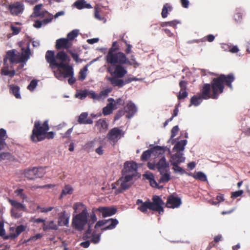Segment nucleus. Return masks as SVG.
Instances as JSON below:
<instances>
[{
  "label": "nucleus",
  "instance_id": "nucleus-40",
  "mask_svg": "<svg viewBox=\"0 0 250 250\" xmlns=\"http://www.w3.org/2000/svg\"><path fill=\"white\" fill-rule=\"evenodd\" d=\"M192 176L194 178L201 181L204 182L207 181L206 175L202 172L199 171L195 172Z\"/></svg>",
  "mask_w": 250,
  "mask_h": 250
},
{
  "label": "nucleus",
  "instance_id": "nucleus-53",
  "mask_svg": "<svg viewBox=\"0 0 250 250\" xmlns=\"http://www.w3.org/2000/svg\"><path fill=\"white\" fill-rule=\"evenodd\" d=\"M152 155L151 148L145 151L142 155V160H146Z\"/></svg>",
  "mask_w": 250,
  "mask_h": 250
},
{
  "label": "nucleus",
  "instance_id": "nucleus-52",
  "mask_svg": "<svg viewBox=\"0 0 250 250\" xmlns=\"http://www.w3.org/2000/svg\"><path fill=\"white\" fill-rule=\"evenodd\" d=\"M87 96L91 99L99 100L98 94L96 93L94 91H89L87 90Z\"/></svg>",
  "mask_w": 250,
  "mask_h": 250
},
{
  "label": "nucleus",
  "instance_id": "nucleus-64",
  "mask_svg": "<svg viewBox=\"0 0 250 250\" xmlns=\"http://www.w3.org/2000/svg\"><path fill=\"white\" fill-rule=\"evenodd\" d=\"M173 165V169L175 172H183L184 170L182 167L178 166V164H171Z\"/></svg>",
  "mask_w": 250,
  "mask_h": 250
},
{
  "label": "nucleus",
  "instance_id": "nucleus-51",
  "mask_svg": "<svg viewBox=\"0 0 250 250\" xmlns=\"http://www.w3.org/2000/svg\"><path fill=\"white\" fill-rule=\"evenodd\" d=\"M85 1L84 0H78L74 3V5L79 9L84 8Z\"/></svg>",
  "mask_w": 250,
  "mask_h": 250
},
{
  "label": "nucleus",
  "instance_id": "nucleus-28",
  "mask_svg": "<svg viewBox=\"0 0 250 250\" xmlns=\"http://www.w3.org/2000/svg\"><path fill=\"white\" fill-rule=\"evenodd\" d=\"M7 138L6 130L3 128L0 129V150H3L7 146L5 140Z\"/></svg>",
  "mask_w": 250,
  "mask_h": 250
},
{
  "label": "nucleus",
  "instance_id": "nucleus-26",
  "mask_svg": "<svg viewBox=\"0 0 250 250\" xmlns=\"http://www.w3.org/2000/svg\"><path fill=\"white\" fill-rule=\"evenodd\" d=\"M78 122L80 124H92V120L88 117V113L86 112L82 113L78 117Z\"/></svg>",
  "mask_w": 250,
  "mask_h": 250
},
{
  "label": "nucleus",
  "instance_id": "nucleus-11",
  "mask_svg": "<svg viewBox=\"0 0 250 250\" xmlns=\"http://www.w3.org/2000/svg\"><path fill=\"white\" fill-rule=\"evenodd\" d=\"M122 65L116 64L109 66L107 68V71L112 76L123 78L127 73V71Z\"/></svg>",
  "mask_w": 250,
  "mask_h": 250
},
{
  "label": "nucleus",
  "instance_id": "nucleus-60",
  "mask_svg": "<svg viewBox=\"0 0 250 250\" xmlns=\"http://www.w3.org/2000/svg\"><path fill=\"white\" fill-rule=\"evenodd\" d=\"M12 216L16 218H19L21 216V213L17 211V210L12 209L11 210Z\"/></svg>",
  "mask_w": 250,
  "mask_h": 250
},
{
  "label": "nucleus",
  "instance_id": "nucleus-10",
  "mask_svg": "<svg viewBox=\"0 0 250 250\" xmlns=\"http://www.w3.org/2000/svg\"><path fill=\"white\" fill-rule=\"evenodd\" d=\"M45 59L46 62L49 63V66L52 69L58 67L59 69L65 66L66 64L59 63L56 62V56H55L54 52L51 50H48L45 54Z\"/></svg>",
  "mask_w": 250,
  "mask_h": 250
},
{
  "label": "nucleus",
  "instance_id": "nucleus-50",
  "mask_svg": "<svg viewBox=\"0 0 250 250\" xmlns=\"http://www.w3.org/2000/svg\"><path fill=\"white\" fill-rule=\"evenodd\" d=\"M171 7L168 5L167 4H166L162 9V16L163 18H166L167 17L168 10H171Z\"/></svg>",
  "mask_w": 250,
  "mask_h": 250
},
{
  "label": "nucleus",
  "instance_id": "nucleus-43",
  "mask_svg": "<svg viewBox=\"0 0 250 250\" xmlns=\"http://www.w3.org/2000/svg\"><path fill=\"white\" fill-rule=\"evenodd\" d=\"M42 228L44 230H46L48 229L56 230L57 229V226L56 224H54L53 221H50L47 224L44 223V224H43Z\"/></svg>",
  "mask_w": 250,
  "mask_h": 250
},
{
  "label": "nucleus",
  "instance_id": "nucleus-12",
  "mask_svg": "<svg viewBox=\"0 0 250 250\" xmlns=\"http://www.w3.org/2000/svg\"><path fill=\"white\" fill-rule=\"evenodd\" d=\"M61 69H62L63 71L60 72L59 75L60 76L63 75L64 78H69L68 80V83L70 85L73 84L76 82V79L73 77L74 71L72 67L68 64H66L65 66Z\"/></svg>",
  "mask_w": 250,
  "mask_h": 250
},
{
  "label": "nucleus",
  "instance_id": "nucleus-20",
  "mask_svg": "<svg viewBox=\"0 0 250 250\" xmlns=\"http://www.w3.org/2000/svg\"><path fill=\"white\" fill-rule=\"evenodd\" d=\"M124 110L126 113L125 115L126 118L128 119L131 118L137 111L136 106L131 102H129L126 104L124 107Z\"/></svg>",
  "mask_w": 250,
  "mask_h": 250
},
{
  "label": "nucleus",
  "instance_id": "nucleus-1",
  "mask_svg": "<svg viewBox=\"0 0 250 250\" xmlns=\"http://www.w3.org/2000/svg\"><path fill=\"white\" fill-rule=\"evenodd\" d=\"M105 58L107 62L111 65L125 64L131 65L135 63L134 56H131L130 61L125 53L120 51V47L117 42L112 43V46L109 48Z\"/></svg>",
  "mask_w": 250,
  "mask_h": 250
},
{
  "label": "nucleus",
  "instance_id": "nucleus-59",
  "mask_svg": "<svg viewBox=\"0 0 250 250\" xmlns=\"http://www.w3.org/2000/svg\"><path fill=\"white\" fill-rule=\"evenodd\" d=\"M94 17L96 19L100 21H101L104 19L99 13L98 7H95Z\"/></svg>",
  "mask_w": 250,
  "mask_h": 250
},
{
  "label": "nucleus",
  "instance_id": "nucleus-22",
  "mask_svg": "<svg viewBox=\"0 0 250 250\" xmlns=\"http://www.w3.org/2000/svg\"><path fill=\"white\" fill-rule=\"evenodd\" d=\"M56 60L61 61L60 63L68 64L70 61V58L64 51H59L56 55Z\"/></svg>",
  "mask_w": 250,
  "mask_h": 250
},
{
  "label": "nucleus",
  "instance_id": "nucleus-31",
  "mask_svg": "<svg viewBox=\"0 0 250 250\" xmlns=\"http://www.w3.org/2000/svg\"><path fill=\"white\" fill-rule=\"evenodd\" d=\"M187 141L186 140H181L176 143L173 148L174 152H182L185 149V146L187 145Z\"/></svg>",
  "mask_w": 250,
  "mask_h": 250
},
{
  "label": "nucleus",
  "instance_id": "nucleus-27",
  "mask_svg": "<svg viewBox=\"0 0 250 250\" xmlns=\"http://www.w3.org/2000/svg\"><path fill=\"white\" fill-rule=\"evenodd\" d=\"M121 78L117 77L116 76H112L107 78L110 83L114 86H118L119 87H122L124 84L125 83Z\"/></svg>",
  "mask_w": 250,
  "mask_h": 250
},
{
  "label": "nucleus",
  "instance_id": "nucleus-63",
  "mask_svg": "<svg viewBox=\"0 0 250 250\" xmlns=\"http://www.w3.org/2000/svg\"><path fill=\"white\" fill-rule=\"evenodd\" d=\"M11 30L13 32V34L14 35L18 34L21 31V28L18 27H16L12 25L11 26Z\"/></svg>",
  "mask_w": 250,
  "mask_h": 250
},
{
  "label": "nucleus",
  "instance_id": "nucleus-33",
  "mask_svg": "<svg viewBox=\"0 0 250 250\" xmlns=\"http://www.w3.org/2000/svg\"><path fill=\"white\" fill-rule=\"evenodd\" d=\"M96 125L99 128V131L101 132H104L108 128V124L105 119H100L96 123Z\"/></svg>",
  "mask_w": 250,
  "mask_h": 250
},
{
  "label": "nucleus",
  "instance_id": "nucleus-19",
  "mask_svg": "<svg viewBox=\"0 0 250 250\" xmlns=\"http://www.w3.org/2000/svg\"><path fill=\"white\" fill-rule=\"evenodd\" d=\"M181 204V201L179 198L174 195H171L167 198L166 206L168 208H174L178 207Z\"/></svg>",
  "mask_w": 250,
  "mask_h": 250
},
{
  "label": "nucleus",
  "instance_id": "nucleus-6",
  "mask_svg": "<svg viewBox=\"0 0 250 250\" xmlns=\"http://www.w3.org/2000/svg\"><path fill=\"white\" fill-rule=\"evenodd\" d=\"M153 202L146 201L143 203L142 202V212H146L147 208L152 210L157 211L159 214L164 212L163 205L164 203L163 200L158 196H154L152 199Z\"/></svg>",
  "mask_w": 250,
  "mask_h": 250
},
{
  "label": "nucleus",
  "instance_id": "nucleus-48",
  "mask_svg": "<svg viewBox=\"0 0 250 250\" xmlns=\"http://www.w3.org/2000/svg\"><path fill=\"white\" fill-rule=\"evenodd\" d=\"M87 96V90H81L79 92L75 94L76 98H79L81 100L85 99Z\"/></svg>",
  "mask_w": 250,
  "mask_h": 250
},
{
  "label": "nucleus",
  "instance_id": "nucleus-44",
  "mask_svg": "<svg viewBox=\"0 0 250 250\" xmlns=\"http://www.w3.org/2000/svg\"><path fill=\"white\" fill-rule=\"evenodd\" d=\"M162 176L160 179V183H166L168 182L170 179V175L168 173V169L165 170L164 172L161 173Z\"/></svg>",
  "mask_w": 250,
  "mask_h": 250
},
{
  "label": "nucleus",
  "instance_id": "nucleus-17",
  "mask_svg": "<svg viewBox=\"0 0 250 250\" xmlns=\"http://www.w3.org/2000/svg\"><path fill=\"white\" fill-rule=\"evenodd\" d=\"M72 45V43L68 42V39L61 38L56 41L55 47L57 50L66 49L67 51L68 50H70V48Z\"/></svg>",
  "mask_w": 250,
  "mask_h": 250
},
{
  "label": "nucleus",
  "instance_id": "nucleus-39",
  "mask_svg": "<svg viewBox=\"0 0 250 250\" xmlns=\"http://www.w3.org/2000/svg\"><path fill=\"white\" fill-rule=\"evenodd\" d=\"M202 97L201 96H194L190 99V104H189V106L193 105L194 106L199 105L202 101Z\"/></svg>",
  "mask_w": 250,
  "mask_h": 250
},
{
  "label": "nucleus",
  "instance_id": "nucleus-46",
  "mask_svg": "<svg viewBox=\"0 0 250 250\" xmlns=\"http://www.w3.org/2000/svg\"><path fill=\"white\" fill-rule=\"evenodd\" d=\"M79 34V31L78 30H73L67 35L66 39H68V42L73 40Z\"/></svg>",
  "mask_w": 250,
  "mask_h": 250
},
{
  "label": "nucleus",
  "instance_id": "nucleus-45",
  "mask_svg": "<svg viewBox=\"0 0 250 250\" xmlns=\"http://www.w3.org/2000/svg\"><path fill=\"white\" fill-rule=\"evenodd\" d=\"M87 65H85L83 69L81 70L79 72V80L83 81L85 79L86 77V72L87 71Z\"/></svg>",
  "mask_w": 250,
  "mask_h": 250
},
{
  "label": "nucleus",
  "instance_id": "nucleus-2",
  "mask_svg": "<svg viewBox=\"0 0 250 250\" xmlns=\"http://www.w3.org/2000/svg\"><path fill=\"white\" fill-rule=\"evenodd\" d=\"M49 129L48 120H45L43 123L36 121L30 137V140L34 143H37L45 139H53L55 134L53 131L48 132Z\"/></svg>",
  "mask_w": 250,
  "mask_h": 250
},
{
  "label": "nucleus",
  "instance_id": "nucleus-32",
  "mask_svg": "<svg viewBox=\"0 0 250 250\" xmlns=\"http://www.w3.org/2000/svg\"><path fill=\"white\" fill-rule=\"evenodd\" d=\"M166 147L159 146H155L151 148L152 155L154 156H158L163 154L166 151Z\"/></svg>",
  "mask_w": 250,
  "mask_h": 250
},
{
  "label": "nucleus",
  "instance_id": "nucleus-54",
  "mask_svg": "<svg viewBox=\"0 0 250 250\" xmlns=\"http://www.w3.org/2000/svg\"><path fill=\"white\" fill-rule=\"evenodd\" d=\"M37 85V81L36 80H33L31 81L27 86V89L30 91H33Z\"/></svg>",
  "mask_w": 250,
  "mask_h": 250
},
{
  "label": "nucleus",
  "instance_id": "nucleus-21",
  "mask_svg": "<svg viewBox=\"0 0 250 250\" xmlns=\"http://www.w3.org/2000/svg\"><path fill=\"white\" fill-rule=\"evenodd\" d=\"M70 214L64 210L59 214L58 224L59 226H67L69 223Z\"/></svg>",
  "mask_w": 250,
  "mask_h": 250
},
{
  "label": "nucleus",
  "instance_id": "nucleus-3",
  "mask_svg": "<svg viewBox=\"0 0 250 250\" xmlns=\"http://www.w3.org/2000/svg\"><path fill=\"white\" fill-rule=\"evenodd\" d=\"M75 213H78L73 216L72 226L77 230H83L88 223V211L86 207L81 203H76L73 206Z\"/></svg>",
  "mask_w": 250,
  "mask_h": 250
},
{
  "label": "nucleus",
  "instance_id": "nucleus-37",
  "mask_svg": "<svg viewBox=\"0 0 250 250\" xmlns=\"http://www.w3.org/2000/svg\"><path fill=\"white\" fill-rule=\"evenodd\" d=\"M26 228L22 225L17 226L16 228L15 233H11L10 237L13 238L17 237L21 232L25 231Z\"/></svg>",
  "mask_w": 250,
  "mask_h": 250
},
{
  "label": "nucleus",
  "instance_id": "nucleus-55",
  "mask_svg": "<svg viewBox=\"0 0 250 250\" xmlns=\"http://www.w3.org/2000/svg\"><path fill=\"white\" fill-rule=\"evenodd\" d=\"M125 113V112L124 109H120L118 110L115 116L114 120L116 121L119 120L121 117L124 115Z\"/></svg>",
  "mask_w": 250,
  "mask_h": 250
},
{
  "label": "nucleus",
  "instance_id": "nucleus-16",
  "mask_svg": "<svg viewBox=\"0 0 250 250\" xmlns=\"http://www.w3.org/2000/svg\"><path fill=\"white\" fill-rule=\"evenodd\" d=\"M96 210L101 213L103 217H106L115 214L117 212V208L113 207H100L96 208Z\"/></svg>",
  "mask_w": 250,
  "mask_h": 250
},
{
  "label": "nucleus",
  "instance_id": "nucleus-49",
  "mask_svg": "<svg viewBox=\"0 0 250 250\" xmlns=\"http://www.w3.org/2000/svg\"><path fill=\"white\" fill-rule=\"evenodd\" d=\"M111 90L109 89H106L104 90H102L100 92V93L98 94L99 100L101 99H104L106 97L109 93L110 92Z\"/></svg>",
  "mask_w": 250,
  "mask_h": 250
},
{
  "label": "nucleus",
  "instance_id": "nucleus-4",
  "mask_svg": "<svg viewBox=\"0 0 250 250\" xmlns=\"http://www.w3.org/2000/svg\"><path fill=\"white\" fill-rule=\"evenodd\" d=\"M234 79V76L232 74L228 75H221L218 77L214 78L210 84L212 92L211 98L217 99L219 94L223 93L224 88V83L232 89L231 83Z\"/></svg>",
  "mask_w": 250,
  "mask_h": 250
},
{
  "label": "nucleus",
  "instance_id": "nucleus-56",
  "mask_svg": "<svg viewBox=\"0 0 250 250\" xmlns=\"http://www.w3.org/2000/svg\"><path fill=\"white\" fill-rule=\"evenodd\" d=\"M67 52L71 55L72 58L76 62H79V56L78 54L74 53L71 50H68Z\"/></svg>",
  "mask_w": 250,
  "mask_h": 250
},
{
  "label": "nucleus",
  "instance_id": "nucleus-58",
  "mask_svg": "<svg viewBox=\"0 0 250 250\" xmlns=\"http://www.w3.org/2000/svg\"><path fill=\"white\" fill-rule=\"evenodd\" d=\"M42 237V235L41 233H38L36 234L34 236L30 237L29 239L28 240V241H35L38 239H41Z\"/></svg>",
  "mask_w": 250,
  "mask_h": 250
},
{
  "label": "nucleus",
  "instance_id": "nucleus-34",
  "mask_svg": "<svg viewBox=\"0 0 250 250\" xmlns=\"http://www.w3.org/2000/svg\"><path fill=\"white\" fill-rule=\"evenodd\" d=\"M10 93H12L17 99H21L20 87L17 85L11 84L9 85Z\"/></svg>",
  "mask_w": 250,
  "mask_h": 250
},
{
  "label": "nucleus",
  "instance_id": "nucleus-7",
  "mask_svg": "<svg viewBox=\"0 0 250 250\" xmlns=\"http://www.w3.org/2000/svg\"><path fill=\"white\" fill-rule=\"evenodd\" d=\"M45 170L42 167H33L28 168L24 170V176L29 180H34L36 178L42 177L45 174Z\"/></svg>",
  "mask_w": 250,
  "mask_h": 250
},
{
  "label": "nucleus",
  "instance_id": "nucleus-25",
  "mask_svg": "<svg viewBox=\"0 0 250 250\" xmlns=\"http://www.w3.org/2000/svg\"><path fill=\"white\" fill-rule=\"evenodd\" d=\"M183 153L180 152H176L175 154L171 156L170 162L171 164H178L185 161V158L183 156Z\"/></svg>",
  "mask_w": 250,
  "mask_h": 250
},
{
  "label": "nucleus",
  "instance_id": "nucleus-23",
  "mask_svg": "<svg viewBox=\"0 0 250 250\" xmlns=\"http://www.w3.org/2000/svg\"><path fill=\"white\" fill-rule=\"evenodd\" d=\"M211 87L210 84H205L201 89V95H200L204 99H208L211 98Z\"/></svg>",
  "mask_w": 250,
  "mask_h": 250
},
{
  "label": "nucleus",
  "instance_id": "nucleus-57",
  "mask_svg": "<svg viewBox=\"0 0 250 250\" xmlns=\"http://www.w3.org/2000/svg\"><path fill=\"white\" fill-rule=\"evenodd\" d=\"M108 101L110 102V103H113V104H115V106L117 104L121 105L124 103L123 100L120 98L117 99L116 101H115V100L113 98H110L108 99Z\"/></svg>",
  "mask_w": 250,
  "mask_h": 250
},
{
  "label": "nucleus",
  "instance_id": "nucleus-14",
  "mask_svg": "<svg viewBox=\"0 0 250 250\" xmlns=\"http://www.w3.org/2000/svg\"><path fill=\"white\" fill-rule=\"evenodd\" d=\"M100 234L96 233L95 231H93L92 233L91 232L90 225L87 230L83 233L82 238L84 240L90 239V241L92 243L94 244H97L100 241Z\"/></svg>",
  "mask_w": 250,
  "mask_h": 250
},
{
  "label": "nucleus",
  "instance_id": "nucleus-24",
  "mask_svg": "<svg viewBox=\"0 0 250 250\" xmlns=\"http://www.w3.org/2000/svg\"><path fill=\"white\" fill-rule=\"evenodd\" d=\"M157 167L160 173H163L165 170L169 167V163L166 162L165 157H163L157 164Z\"/></svg>",
  "mask_w": 250,
  "mask_h": 250
},
{
  "label": "nucleus",
  "instance_id": "nucleus-9",
  "mask_svg": "<svg viewBox=\"0 0 250 250\" xmlns=\"http://www.w3.org/2000/svg\"><path fill=\"white\" fill-rule=\"evenodd\" d=\"M137 164L134 161H126L124 163L122 174L124 176H128L134 178L137 173Z\"/></svg>",
  "mask_w": 250,
  "mask_h": 250
},
{
  "label": "nucleus",
  "instance_id": "nucleus-15",
  "mask_svg": "<svg viewBox=\"0 0 250 250\" xmlns=\"http://www.w3.org/2000/svg\"><path fill=\"white\" fill-rule=\"evenodd\" d=\"M7 60H9L11 63L21 62L20 54H16L15 50L7 52L5 57L3 59L4 65H6Z\"/></svg>",
  "mask_w": 250,
  "mask_h": 250
},
{
  "label": "nucleus",
  "instance_id": "nucleus-36",
  "mask_svg": "<svg viewBox=\"0 0 250 250\" xmlns=\"http://www.w3.org/2000/svg\"><path fill=\"white\" fill-rule=\"evenodd\" d=\"M73 191V188L71 186L69 185H65L63 189L62 190L59 199H62L63 196H66L67 194H71Z\"/></svg>",
  "mask_w": 250,
  "mask_h": 250
},
{
  "label": "nucleus",
  "instance_id": "nucleus-29",
  "mask_svg": "<svg viewBox=\"0 0 250 250\" xmlns=\"http://www.w3.org/2000/svg\"><path fill=\"white\" fill-rule=\"evenodd\" d=\"M9 203L11 204V205L13 207V209H15V210H22V211H26V208L25 206L20 202H18L17 201L13 200L12 199H8Z\"/></svg>",
  "mask_w": 250,
  "mask_h": 250
},
{
  "label": "nucleus",
  "instance_id": "nucleus-13",
  "mask_svg": "<svg viewBox=\"0 0 250 250\" xmlns=\"http://www.w3.org/2000/svg\"><path fill=\"white\" fill-rule=\"evenodd\" d=\"M110 223V225H108L105 226L104 228L102 229L103 230H106L108 229H114L116 225L118 224V221L116 219H109L107 220H102L98 221L95 225V228L103 227L105 225Z\"/></svg>",
  "mask_w": 250,
  "mask_h": 250
},
{
  "label": "nucleus",
  "instance_id": "nucleus-5",
  "mask_svg": "<svg viewBox=\"0 0 250 250\" xmlns=\"http://www.w3.org/2000/svg\"><path fill=\"white\" fill-rule=\"evenodd\" d=\"M133 178L128 176H122L116 182L111 185L112 189H115V193L118 194L129 188L133 184Z\"/></svg>",
  "mask_w": 250,
  "mask_h": 250
},
{
  "label": "nucleus",
  "instance_id": "nucleus-18",
  "mask_svg": "<svg viewBox=\"0 0 250 250\" xmlns=\"http://www.w3.org/2000/svg\"><path fill=\"white\" fill-rule=\"evenodd\" d=\"M9 9L13 15H18L21 13L24 9L23 4L20 2H16L9 5Z\"/></svg>",
  "mask_w": 250,
  "mask_h": 250
},
{
  "label": "nucleus",
  "instance_id": "nucleus-35",
  "mask_svg": "<svg viewBox=\"0 0 250 250\" xmlns=\"http://www.w3.org/2000/svg\"><path fill=\"white\" fill-rule=\"evenodd\" d=\"M115 108H116L115 104L113 103H110L103 108V114L104 116L109 115L112 113L113 109Z\"/></svg>",
  "mask_w": 250,
  "mask_h": 250
},
{
  "label": "nucleus",
  "instance_id": "nucleus-42",
  "mask_svg": "<svg viewBox=\"0 0 250 250\" xmlns=\"http://www.w3.org/2000/svg\"><path fill=\"white\" fill-rule=\"evenodd\" d=\"M14 159V156L9 152H2L0 153V160H10Z\"/></svg>",
  "mask_w": 250,
  "mask_h": 250
},
{
  "label": "nucleus",
  "instance_id": "nucleus-38",
  "mask_svg": "<svg viewBox=\"0 0 250 250\" xmlns=\"http://www.w3.org/2000/svg\"><path fill=\"white\" fill-rule=\"evenodd\" d=\"M30 54V50L28 47L23 51L21 55H20L21 62H25L29 58Z\"/></svg>",
  "mask_w": 250,
  "mask_h": 250
},
{
  "label": "nucleus",
  "instance_id": "nucleus-8",
  "mask_svg": "<svg viewBox=\"0 0 250 250\" xmlns=\"http://www.w3.org/2000/svg\"><path fill=\"white\" fill-rule=\"evenodd\" d=\"M124 135V132L119 127H114L110 129L106 135L108 141L113 146Z\"/></svg>",
  "mask_w": 250,
  "mask_h": 250
},
{
  "label": "nucleus",
  "instance_id": "nucleus-62",
  "mask_svg": "<svg viewBox=\"0 0 250 250\" xmlns=\"http://www.w3.org/2000/svg\"><path fill=\"white\" fill-rule=\"evenodd\" d=\"M38 209H40L41 212H48L53 209V207H49L48 208H42L40 206L37 207Z\"/></svg>",
  "mask_w": 250,
  "mask_h": 250
},
{
  "label": "nucleus",
  "instance_id": "nucleus-61",
  "mask_svg": "<svg viewBox=\"0 0 250 250\" xmlns=\"http://www.w3.org/2000/svg\"><path fill=\"white\" fill-rule=\"evenodd\" d=\"M178 131H179L178 126L177 125L174 126L171 130V138H174L177 135Z\"/></svg>",
  "mask_w": 250,
  "mask_h": 250
},
{
  "label": "nucleus",
  "instance_id": "nucleus-41",
  "mask_svg": "<svg viewBox=\"0 0 250 250\" xmlns=\"http://www.w3.org/2000/svg\"><path fill=\"white\" fill-rule=\"evenodd\" d=\"M1 74L5 76L9 75L11 77H13L15 75V71L8 70V66H4L1 69Z\"/></svg>",
  "mask_w": 250,
  "mask_h": 250
},
{
  "label": "nucleus",
  "instance_id": "nucleus-30",
  "mask_svg": "<svg viewBox=\"0 0 250 250\" xmlns=\"http://www.w3.org/2000/svg\"><path fill=\"white\" fill-rule=\"evenodd\" d=\"M143 177L145 179L147 180L149 182L151 186L152 187H157L158 184L154 179L153 174L151 172L147 171L146 173L143 174Z\"/></svg>",
  "mask_w": 250,
  "mask_h": 250
},
{
  "label": "nucleus",
  "instance_id": "nucleus-47",
  "mask_svg": "<svg viewBox=\"0 0 250 250\" xmlns=\"http://www.w3.org/2000/svg\"><path fill=\"white\" fill-rule=\"evenodd\" d=\"M95 211L96 210V208H94L93 209L92 213L90 214V218L89 219V221H88V227L90 225V227H91V225L93 224L96 221H97V217L96 216V214L95 213Z\"/></svg>",
  "mask_w": 250,
  "mask_h": 250
}]
</instances>
